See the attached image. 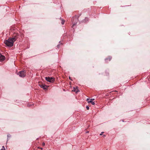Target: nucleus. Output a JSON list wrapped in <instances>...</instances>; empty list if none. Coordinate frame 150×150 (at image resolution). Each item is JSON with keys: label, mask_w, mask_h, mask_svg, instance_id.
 <instances>
[{"label": "nucleus", "mask_w": 150, "mask_h": 150, "mask_svg": "<svg viewBox=\"0 0 150 150\" xmlns=\"http://www.w3.org/2000/svg\"><path fill=\"white\" fill-rule=\"evenodd\" d=\"M14 42L11 38H9L8 40H5L4 42L7 46L12 47L13 45Z\"/></svg>", "instance_id": "nucleus-1"}, {"label": "nucleus", "mask_w": 150, "mask_h": 150, "mask_svg": "<svg viewBox=\"0 0 150 150\" xmlns=\"http://www.w3.org/2000/svg\"><path fill=\"white\" fill-rule=\"evenodd\" d=\"M1 150H5V148L4 146L2 147V148Z\"/></svg>", "instance_id": "nucleus-11"}, {"label": "nucleus", "mask_w": 150, "mask_h": 150, "mask_svg": "<svg viewBox=\"0 0 150 150\" xmlns=\"http://www.w3.org/2000/svg\"><path fill=\"white\" fill-rule=\"evenodd\" d=\"M65 21L64 20H62V22H61L62 24H64Z\"/></svg>", "instance_id": "nucleus-10"}, {"label": "nucleus", "mask_w": 150, "mask_h": 150, "mask_svg": "<svg viewBox=\"0 0 150 150\" xmlns=\"http://www.w3.org/2000/svg\"><path fill=\"white\" fill-rule=\"evenodd\" d=\"M40 147H38V149H40Z\"/></svg>", "instance_id": "nucleus-21"}, {"label": "nucleus", "mask_w": 150, "mask_h": 150, "mask_svg": "<svg viewBox=\"0 0 150 150\" xmlns=\"http://www.w3.org/2000/svg\"><path fill=\"white\" fill-rule=\"evenodd\" d=\"M5 57L1 54H0V61L1 62L3 61L5 59Z\"/></svg>", "instance_id": "nucleus-6"}, {"label": "nucleus", "mask_w": 150, "mask_h": 150, "mask_svg": "<svg viewBox=\"0 0 150 150\" xmlns=\"http://www.w3.org/2000/svg\"><path fill=\"white\" fill-rule=\"evenodd\" d=\"M45 143H44V142H43L42 143V145L43 146H45Z\"/></svg>", "instance_id": "nucleus-12"}, {"label": "nucleus", "mask_w": 150, "mask_h": 150, "mask_svg": "<svg viewBox=\"0 0 150 150\" xmlns=\"http://www.w3.org/2000/svg\"><path fill=\"white\" fill-rule=\"evenodd\" d=\"M88 132H88V131H87V132H86V133H88Z\"/></svg>", "instance_id": "nucleus-22"}, {"label": "nucleus", "mask_w": 150, "mask_h": 150, "mask_svg": "<svg viewBox=\"0 0 150 150\" xmlns=\"http://www.w3.org/2000/svg\"><path fill=\"white\" fill-rule=\"evenodd\" d=\"M94 100V99H91V100Z\"/></svg>", "instance_id": "nucleus-18"}, {"label": "nucleus", "mask_w": 150, "mask_h": 150, "mask_svg": "<svg viewBox=\"0 0 150 150\" xmlns=\"http://www.w3.org/2000/svg\"><path fill=\"white\" fill-rule=\"evenodd\" d=\"M86 109H87V110H88L89 109V107L88 106H87L86 107Z\"/></svg>", "instance_id": "nucleus-13"}, {"label": "nucleus", "mask_w": 150, "mask_h": 150, "mask_svg": "<svg viewBox=\"0 0 150 150\" xmlns=\"http://www.w3.org/2000/svg\"><path fill=\"white\" fill-rule=\"evenodd\" d=\"M28 106H30V105L29 104H28Z\"/></svg>", "instance_id": "nucleus-16"}, {"label": "nucleus", "mask_w": 150, "mask_h": 150, "mask_svg": "<svg viewBox=\"0 0 150 150\" xmlns=\"http://www.w3.org/2000/svg\"><path fill=\"white\" fill-rule=\"evenodd\" d=\"M69 79H70L71 80H72L71 79V78L70 77H69Z\"/></svg>", "instance_id": "nucleus-20"}, {"label": "nucleus", "mask_w": 150, "mask_h": 150, "mask_svg": "<svg viewBox=\"0 0 150 150\" xmlns=\"http://www.w3.org/2000/svg\"><path fill=\"white\" fill-rule=\"evenodd\" d=\"M112 59V57L110 56L106 58L105 59V61L106 62H108V61H110Z\"/></svg>", "instance_id": "nucleus-8"}, {"label": "nucleus", "mask_w": 150, "mask_h": 150, "mask_svg": "<svg viewBox=\"0 0 150 150\" xmlns=\"http://www.w3.org/2000/svg\"><path fill=\"white\" fill-rule=\"evenodd\" d=\"M40 149L41 150H42L43 149V148H40Z\"/></svg>", "instance_id": "nucleus-19"}, {"label": "nucleus", "mask_w": 150, "mask_h": 150, "mask_svg": "<svg viewBox=\"0 0 150 150\" xmlns=\"http://www.w3.org/2000/svg\"><path fill=\"white\" fill-rule=\"evenodd\" d=\"M26 71L24 70L22 71H19L18 74L19 75V76L21 77H24L26 76Z\"/></svg>", "instance_id": "nucleus-2"}, {"label": "nucleus", "mask_w": 150, "mask_h": 150, "mask_svg": "<svg viewBox=\"0 0 150 150\" xmlns=\"http://www.w3.org/2000/svg\"><path fill=\"white\" fill-rule=\"evenodd\" d=\"M45 79L46 81L50 83H53L55 81L54 78L53 77H46Z\"/></svg>", "instance_id": "nucleus-3"}, {"label": "nucleus", "mask_w": 150, "mask_h": 150, "mask_svg": "<svg viewBox=\"0 0 150 150\" xmlns=\"http://www.w3.org/2000/svg\"><path fill=\"white\" fill-rule=\"evenodd\" d=\"M88 19L87 17H86L84 20L83 21L84 22H86L88 21Z\"/></svg>", "instance_id": "nucleus-9"}, {"label": "nucleus", "mask_w": 150, "mask_h": 150, "mask_svg": "<svg viewBox=\"0 0 150 150\" xmlns=\"http://www.w3.org/2000/svg\"><path fill=\"white\" fill-rule=\"evenodd\" d=\"M103 132H102L100 134V135H102V134H103Z\"/></svg>", "instance_id": "nucleus-17"}, {"label": "nucleus", "mask_w": 150, "mask_h": 150, "mask_svg": "<svg viewBox=\"0 0 150 150\" xmlns=\"http://www.w3.org/2000/svg\"><path fill=\"white\" fill-rule=\"evenodd\" d=\"M106 150H108V149H106Z\"/></svg>", "instance_id": "nucleus-24"}, {"label": "nucleus", "mask_w": 150, "mask_h": 150, "mask_svg": "<svg viewBox=\"0 0 150 150\" xmlns=\"http://www.w3.org/2000/svg\"><path fill=\"white\" fill-rule=\"evenodd\" d=\"M7 136L8 137H10L11 136V135L10 134H8V135Z\"/></svg>", "instance_id": "nucleus-15"}, {"label": "nucleus", "mask_w": 150, "mask_h": 150, "mask_svg": "<svg viewBox=\"0 0 150 150\" xmlns=\"http://www.w3.org/2000/svg\"><path fill=\"white\" fill-rule=\"evenodd\" d=\"M74 24L73 25V27L74 25Z\"/></svg>", "instance_id": "nucleus-23"}, {"label": "nucleus", "mask_w": 150, "mask_h": 150, "mask_svg": "<svg viewBox=\"0 0 150 150\" xmlns=\"http://www.w3.org/2000/svg\"><path fill=\"white\" fill-rule=\"evenodd\" d=\"M38 84L41 88H43L44 89H47L48 87L47 86L44 85L41 82H39Z\"/></svg>", "instance_id": "nucleus-4"}, {"label": "nucleus", "mask_w": 150, "mask_h": 150, "mask_svg": "<svg viewBox=\"0 0 150 150\" xmlns=\"http://www.w3.org/2000/svg\"><path fill=\"white\" fill-rule=\"evenodd\" d=\"M89 100V99H87V100L88 101V103H91L93 105H94L95 104V103L94 102L92 101L91 100Z\"/></svg>", "instance_id": "nucleus-7"}, {"label": "nucleus", "mask_w": 150, "mask_h": 150, "mask_svg": "<svg viewBox=\"0 0 150 150\" xmlns=\"http://www.w3.org/2000/svg\"><path fill=\"white\" fill-rule=\"evenodd\" d=\"M78 89H75L74 90V91H76V92H77V91H78Z\"/></svg>", "instance_id": "nucleus-14"}, {"label": "nucleus", "mask_w": 150, "mask_h": 150, "mask_svg": "<svg viewBox=\"0 0 150 150\" xmlns=\"http://www.w3.org/2000/svg\"><path fill=\"white\" fill-rule=\"evenodd\" d=\"M19 35L18 34H15L13 36V38H11L13 41L14 42L18 38Z\"/></svg>", "instance_id": "nucleus-5"}]
</instances>
